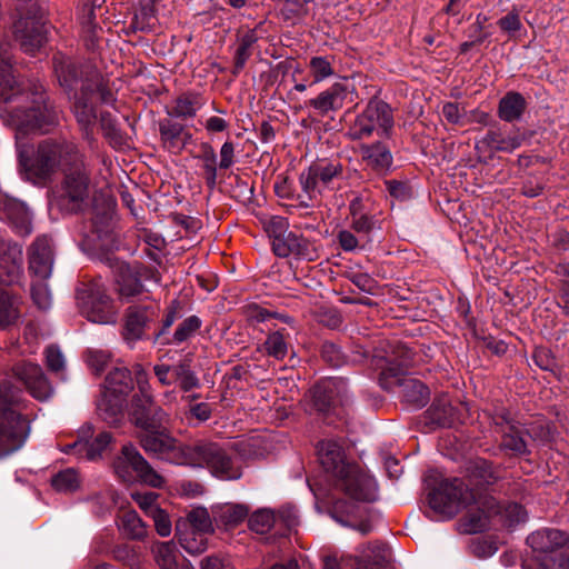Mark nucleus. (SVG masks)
I'll list each match as a JSON object with an SVG mask.
<instances>
[{
    "label": "nucleus",
    "instance_id": "f257e3e1",
    "mask_svg": "<svg viewBox=\"0 0 569 569\" xmlns=\"http://www.w3.org/2000/svg\"><path fill=\"white\" fill-rule=\"evenodd\" d=\"M31 168L38 177L48 178L61 171L63 179L50 196V209L62 213L80 211L89 196L90 171L79 146L64 138L42 140L33 154Z\"/></svg>",
    "mask_w": 569,
    "mask_h": 569
},
{
    "label": "nucleus",
    "instance_id": "f03ea898",
    "mask_svg": "<svg viewBox=\"0 0 569 569\" xmlns=\"http://www.w3.org/2000/svg\"><path fill=\"white\" fill-rule=\"evenodd\" d=\"M166 420L154 422V426H137L142 430L140 445L143 450L160 460L174 465L194 468H208L220 479L234 480L241 477V470L226 451L217 443L200 442L186 446L176 440L166 431Z\"/></svg>",
    "mask_w": 569,
    "mask_h": 569
},
{
    "label": "nucleus",
    "instance_id": "7ed1b4c3",
    "mask_svg": "<svg viewBox=\"0 0 569 569\" xmlns=\"http://www.w3.org/2000/svg\"><path fill=\"white\" fill-rule=\"evenodd\" d=\"M53 69L60 86L73 93L71 110L82 131L84 140H93L92 130L97 122V104L108 102L111 93L102 86L99 72L89 64H78L58 54L53 58Z\"/></svg>",
    "mask_w": 569,
    "mask_h": 569
},
{
    "label": "nucleus",
    "instance_id": "20e7f679",
    "mask_svg": "<svg viewBox=\"0 0 569 569\" xmlns=\"http://www.w3.org/2000/svg\"><path fill=\"white\" fill-rule=\"evenodd\" d=\"M428 502L436 520L450 519L463 508H468L460 527L462 532L469 535L487 530L495 516V499L477 498L469 485L458 478L442 480L429 492Z\"/></svg>",
    "mask_w": 569,
    "mask_h": 569
},
{
    "label": "nucleus",
    "instance_id": "39448f33",
    "mask_svg": "<svg viewBox=\"0 0 569 569\" xmlns=\"http://www.w3.org/2000/svg\"><path fill=\"white\" fill-rule=\"evenodd\" d=\"M0 99L4 102L21 101L23 104L12 107V117L21 131L44 133L58 123L59 112L46 103L43 94L24 92L12 74L9 60L0 62Z\"/></svg>",
    "mask_w": 569,
    "mask_h": 569
},
{
    "label": "nucleus",
    "instance_id": "423d86ee",
    "mask_svg": "<svg viewBox=\"0 0 569 569\" xmlns=\"http://www.w3.org/2000/svg\"><path fill=\"white\" fill-rule=\"evenodd\" d=\"M318 458L337 488L358 501H375L377 483L358 465L348 462L345 450L336 440H323L318 445Z\"/></svg>",
    "mask_w": 569,
    "mask_h": 569
},
{
    "label": "nucleus",
    "instance_id": "0eeeda50",
    "mask_svg": "<svg viewBox=\"0 0 569 569\" xmlns=\"http://www.w3.org/2000/svg\"><path fill=\"white\" fill-rule=\"evenodd\" d=\"M567 535L552 528H543L528 536L531 556L525 561L526 569H569V553L566 549Z\"/></svg>",
    "mask_w": 569,
    "mask_h": 569
},
{
    "label": "nucleus",
    "instance_id": "6e6552de",
    "mask_svg": "<svg viewBox=\"0 0 569 569\" xmlns=\"http://www.w3.org/2000/svg\"><path fill=\"white\" fill-rule=\"evenodd\" d=\"M343 174L340 161H318L309 166L299 176L301 193L298 194L299 206L309 208L326 190L333 189V182Z\"/></svg>",
    "mask_w": 569,
    "mask_h": 569
},
{
    "label": "nucleus",
    "instance_id": "1a4fd4ad",
    "mask_svg": "<svg viewBox=\"0 0 569 569\" xmlns=\"http://www.w3.org/2000/svg\"><path fill=\"white\" fill-rule=\"evenodd\" d=\"M77 303L80 312L91 322L100 325L117 322L118 309L100 280H93L79 288Z\"/></svg>",
    "mask_w": 569,
    "mask_h": 569
},
{
    "label": "nucleus",
    "instance_id": "9d476101",
    "mask_svg": "<svg viewBox=\"0 0 569 569\" xmlns=\"http://www.w3.org/2000/svg\"><path fill=\"white\" fill-rule=\"evenodd\" d=\"M133 388L131 372L127 368H114L106 378L104 391L98 401L102 418L112 423L122 416L126 397Z\"/></svg>",
    "mask_w": 569,
    "mask_h": 569
},
{
    "label": "nucleus",
    "instance_id": "9b49d317",
    "mask_svg": "<svg viewBox=\"0 0 569 569\" xmlns=\"http://www.w3.org/2000/svg\"><path fill=\"white\" fill-rule=\"evenodd\" d=\"M392 127L393 114L389 104L382 100L371 99L355 119L348 136L352 140H361L371 137L376 131L378 136L389 137Z\"/></svg>",
    "mask_w": 569,
    "mask_h": 569
},
{
    "label": "nucleus",
    "instance_id": "f8f14e48",
    "mask_svg": "<svg viewBox=\"0 0 569 569\" xmlns=\"http://www.w3.org/2000/svg\"><path fill=\"white\" fill-rule=\"evenodd\" d=\"M113 469L116 475L126 482L139 479L153 488H160L164 482L162 476L132 445L122 447L121 455L113 462Z\"/></svg>",
    "mask_w": 569,
    "mask_h": 569
},
{
    "label": "nucleus",
    "instance_id": "ddd939ff",
    "mask_svg": "<svg viewBox=\"0 0 569 569\" xmlns=\"http://www.w3.org/2000/svg\"><path fill=\"white\" fill-rule=\"evenodd\" d=\"M12 372L34 399L44 401L53 395V387L39 365L20 361L13 366Z\"/></svg>",
    "mask_w": 569,
    "mask_h": 569
},
{
    "label": "nucleus",
    "instance_id": "4468645a",
    "mask_svg": "<svg viewBox=\"0 0 569 569\" xmlns=\"http://www.w3.org/2000/svg\"><path fill=\"white\" fill-rule=\"evenodd\" d=\"M497 432L501 435V447L512 451L515 455L528 452L527 430L523 426L513 420L508 411L502 410L493 417Z\"/></svg>",
    "mask_w": 569,
    "mask_h": 569
},
{
    "label": "nucleus",
    "instance_id": "2eb2a0df",
    "mask_svg": "<svg viewBox=\"0 0 569 569\" xmlns=\"http://www.w3.org/2000/svg\"><path fill=\"white\" fill-rule=\"evenodd\" d=\"M28 419H18L12 413L0 416V459L19 450L29 436Z\"/></svg>",
    "mask_w": 569,
    "mask_h": 569
},
{
    "label": "nucleus",
    "instance_id": "dca6fc26",
    "mask_svg": "<svg viewBox=\"0 0 569 569\" xmlns=\"http://www.w3.org/2000/svg\"><path fill=\"white\" fill-rule=\"evenodd\" d=\"M347 383L342 378H328L312 389V399L317 410L328 412L342 406L347 400Z\"/></svg>",
    "mask_w": 569,
    "mask_h": 569
},
{
    "label": "nucleus",
    "instance_id": "f3484780",
    "mask_svg": "<svg viewBox=\"0 0 569 569\" xmlns=\"http://www.w3.org/2000/svg\"><path fill=\"white\" fill-rule=\"evenodd\" d=\"M139 395L132 400L131 416L136 426H154V422L167 419L166 411L156 406L150 383L138 387Z\"/></svg>",
    "mask_w": 569,
    "mask_h": 569
},
{
    "label": "nucleus",
    "instance_id": "a211bd4d",
    "mask_svg": "<svg viewBox=\"0 0 569 569\" xmlns=\"http://www.w3.org/2000/svg\"><path fill=\"white\" fill-rule=\"evenodd\" d=\"M415 353L406 346H397L392 355L388 356L385 360V366L381 369L379 377L380 386L386 390L393 389V379L399 380L406 371L413 366Z\"/></svg>",
    "mask_w": 569,
    "mask_h": 569
},
{
    "label": "nucleus",
    "instance_id": "6ab92c4d",
    "mask_svg": "<svg viewBox=\"0 0 569 569\" xmlns=\"http://www.w3.org/2000/svg\"><path fill=\"white\" fill-rule=\"evenodd\" d=\"M281 239L272 246V251L280 258H287L291 254L313 261L318 258V252L313 242L292 231H287Z\"/></svg>",
    "mask_w": 569,
    "mask_h": 569
},
{
    "label": "nucleus",
    "instance_id": "aec40b11",
    "mask_svg": "<svg viewBox=\"0 0 569 569\" xmlns=\"http://www.w3.org/2000/svg\"><path fill=\"white\" fill-rule=\"evenodd\" d=\"M0 220L7 221L20 236H28L32 231L31 214L27 206L7 194L1 199Z\"/></svg>",
    "mask_w": 569,
    "mask_h": 569
},
{
    "label": "nucleus",
    "instance_id": "412c9836",
    "mask_svg": "<svg viewBox=\"0 0 569 569\" xmlns=\"http://www.w3.org/2000/svg\"><path fill=\"white\" fill-rule=\"evenodd\" d=\"M92 433L91 426H87L81 431V437L61 448V451L67 455H77L84 457L88 460H96L101 456L102 451L108 447L111 441V435L109 432H100L94 440L91 442L86 440V437Z\"/></svg>",
    "mask_w": 569,
    "mask_h": 569
},
{
    "label": "nucleus",
    "instance_id": "4be33fe9",
    "mask_svg": "<svg viewBox=\"0 0 569 569\" xmlns=\"http://www.w3.org/2000/svg\"><path fill=\"white\" fill-rule=\"evenodd\" d=\"M53 267V250L51 239L38 237L29 250V268L41 280L51 276Z\"/></svg>",
    "mask_w": 569,
    "mask_h": 569
},
{
    "label": "nucleus",
    "instance_id": "5701e85b",
    "mask_svg": "<svg viewBox=\"0 0 569 569\" xmlns=\"http://www.w3.org/2000/svg\"><path fill=\"white\" fill-rule=\"evenodd\" d=\"M22 250L9 241L0 239V282L12 284L21 274Z\"/></svg>",
    "mask_w": 569,
    "mask_h": 569
},
{
    "label": "nucleus",
    "instance_id": "b1692460",
    "mask_svg": "<svg viewBox=\"0 0 569 569\" xmlns=\"http://www.w3.org/2000/svg\"><path fill=\"white\" fill-rule=\"evenodd\" d=\"M141 268L120 262L117 264L114 282L120 298L128 299L141 295L144 287L141 282Z\"/></svg>",
    "mask_w": 569,
    "mask_h": 569
},
{
    "label": "nucleus",
    "instance_id": "393cba45",
    "mask_svg": "<svg viewBox=\"0 0 569 569\" xmlns=\"http://www.w3.org/2000/svg\"><path fill=\"white\" fill-rule=\"evenodd\" d=\"M359 153L365 164L378 173L389 171L393 162L389 147L380 141L361 144Z\"/></svg>",
    "mask_w": 569,
    "mask_h": 569
},
{
    "label": "nucleus",
    "instance_id": "a878e982",
    "mask_svg": "<svg viewBox=\"0 0 569 569\" xmlns=\"http://www.w3.org/2000/svg\"><path fill=\"white\" fill-rule=\"evenodd\" d=\"M346 97V87L340 82H336L328 89L320 92L316 98L310 99L308 104L323 116L330 111H338L341 109Z\"/></svg>",
    "mask_w": 569,
    "mask_h": 569
},
{
    "label": "nucleus",
    "instance_id": "bb28decb",
    "mask_svg": "<svg viewBox=\"0 0 569 569\" xmlns=\"http://www.w3.org/2000/svg\"><path fill=\"white\" fill-rule=\"evenodd\" d=\"M22 21L16 24V37L20 41L22 50L33 54L47 41L46 29L43 24L36 21H24L26 29L22 30Z\"/></svg>",
    "mask_w": 569,
    "mask_h": 569
},
{
    "label": "nucleus",
    "instance_id": "cd10ccee",
    "mask_svg": "<svg viewBox=\"0 0 569 569\" xmlns=\"http://www.w3.org/2000/svg\"><path fill=\"white\" fill-rule=\"evenodd\" d=\"M523 134L519 131L503 132L500 129L489 130L481 143L496 152H512L523 142Z\"/></svg>",
    "mask_w": 569,
    "mask_h": 569
},
{
    "label": "nucleus",
    "instance_id": "c85d7f7f",
    "mask_svg": "<svg viewBox=\"0 0 569 569\" xmlns=\"http://www.w3.org/2000/svg\"><path fill=\"white\" fill-rule=\"evenodd\" d=\"M153 312L144 307H130L127 311L123 338L133 343L144 336V328Z\"/></svg>",
    "mask_w": 569,
    "mask_h": 569
},
{
    "label": "nucleus",
    "instance_id": "c756f323",
    "mask_svg": "<svg viewBox=\"0 0 569 569\" xmlns=\"http://www.w3.org/2000/svg\"><path fill=\"white\" fill-rule=\"evenodd\" d=\"M212 513L218 527L232 529L248 518L249 507L242 503H224L214 507Z\"/></svg>",
    "mask_w": 569,
    "mask_h": 569
},
{
    "label": "nucleus",
    "instance_id": "7c9ffc66",
    "mask_svg": "<svg viewBox=\"0 0 569 569\" xmlns=\"http://www.w3.org/2000/svg\"><path fill=\"white\" fill-rule=\"evenodd\" d=\"M393 388H401V393L406 402L420 408L423 407L429 400L428 388L419 380L402 377L399 380L393 379Z\"/></svg>",
    "mask_w": 569,
    "mask_h": 569
},
{
    "label": "nucleus",
    "instance_id": "2f4dec72",
    "mask_svg": "<svg viewBox=\"0 0 569 569\" xmlns=\"http://www.w3.org/2000/svg\"><path fill=\"white\" fill-rule=\"evenodd\" d=\"M207 533L189 529L186 523L177 522L176 537L180 546L190 555L202 553L208 547Z\"/></svg>",
    "mask_w": 569,
    "mask_h": 569
},
{
    "label": "nucleus",
    "instance_id": "473e14b6",
    "mask_svg": "<svg viewBox=\"0 0 569 569\" xmlns=\"http://www.w3.org/2000/svg\"><path fill=\"white\" fill-rule=\"evenodd\" d=\"M87 501L96 516H103L110 512L113 507H123L121 497L112 487H104L90 495Z\"/></svg>",
    "mask_w": 569,
    "mask_h": 569
},
{
    "label": "nucleus",
    "instance_id": "72a5a7b5",
    "mask_svg": "<svg viewBox=\"0 0 569 569\" xmlns=\"http://www.w3.org/2000/svg\"><path fill=\"white\" fill-rule=\"evenodd\" d=\"M526 100L519 92L510 91L499 101L498 116L506 122H513L521 118L526 110Z\"/></svg>",
    "mask_w": 569,
    "mask_h": 569
},
{
    "label": "nucleus",
    "instance_id": "f704fd0d",
    "mask_svg": "<svg viewBox=\"0 0 569 569\" xmlns=\"http://www.w3.org/2000/svg\"><path fill=\"white\" fill-rule=\"evenodd\" d=\"M390 559V550L385 543H373L368 546L361 558L356 559L357 569H371L387 563Z\"/></svg>",
    "mask_w": 569,
    "mask_h": 569
},
{
    "label": "nucleus",
    "instance_id": "c9c22d12",
    "mask_svg": "<svg viewBox=\"0 0 569 569\" xmlns=\"http://www.w3.org/2000/svg\"><path fill=\"white\" fill-rule=\"evenodd\" d=\"M495 516L499 517V521L508 528H515L526 522L528 518L523 507L516 502H508L503 506L495 502Z\"/></svg>",
    "mask_w": 569,
    "mask_h": 569
},
{
    "label": "nucleus",
    "instance_id": "e433bc0d",
    "mask_svg": "<svg viewBox=\"0 0 569 569\" xmlns=\"http://www.w3.org/2000/svg\"><path fill=\"white\" fill-rule=\"evenodd\" d=\"M203 104L204 102L200 94L184 93L177 98L170 114L177 118H192Z\"/></svg>",
    "mask_w": 569,
    "mask_h": 569
},
{
    "label": "nucleus",
    "instance_id": "4c0bfd02",
    "mask_svg": "<svg viewBox=\"0 0 569 569\" xmlns=\"http://www.w3.org/2000/svg\"><path fill=\"white\" fill-rule=\"evenodd\" d=\"M154 560L161 569H180L178 551L172 541L157 542L152 547Z\"/></svg>",
    "mask_w": 569,
    "mask_h": 569
},
{
    "label": "nucleus",
    "instance_id": "58836bf2",
    "mask_svg": "<svg viewBox=\"0 0 569 569\" xmlns=\"http://www.w3.org/2000/svg\"><path fill=\"white\" fill-rule=\"evenodd\" d=\"M19 396L20 391L11 382L7 380L0 381V416L12 413L18 419H26L14 408L18 405Z\"/></svg>",
    "mask_w": 569,
    "mask_h": 569
},
{
    "label": "nucleus",
    "instance_id": "ea45409f",
    "mask_svg": "<svg viewBox=\"0 0 569 569\" xmlns=\"http://www.w3.org/2000/svg\"><path fill=\"white\" fill-rule=\"evenodd\" d=\"M178 522L186 523L189 529H194L200 532L210 535L213 532L212 518L204 507H197L191 509L184 520Z\"/></svg>",
    "mask_w": 569,
    "mask_h": 569
},
{
    "label": "nucleus",
    "instance_id": "a19ab883",
    "mask_svg": "<svg viewBox=\"0 0 569 569\" xmlns=\"http://www.w3.org/2000/svg\"><path fill=\"white\" fill-rule=\"evenodd\" d=\"M81 478L74 468H67L54 473L51 486L59 492H73L80 488Z\"/></svg>",
    "mask_w": 569,
    "mask_h": 569
},
{
    "label": "nucleus",
    "instance_id": "79ce46f5",
    "mask_svg": "<svg viewBox=\"0 0 569 569\" xmlns=\"http://www.w3.org/2000/svg\"><path fill=\"white\" fill-rule=\"evenodd\" d=\"M199 159L202 161V168L204 171L206 183L209 188H214L218 177L217 154L213 148L204 143L202 144L201 154Z\"/></svg>",
    "mask_w": 569,
    "mask_h": 569
},
{
    "label": "nucleus",
    "instance_id": "37998d69",
    "mask_svg": "<svg viewBox=\"0 0 569 569\" xmlns=\"http://www.w3.org/2000/svg\"><path fill=\"white\" fill-rule=\"evenodd\" d=\"M183 128L179 123L166 121L160 123V136L163 144L171 151H178L183 147L181 141Z\"/></svg>",
    "mask_w": 569,
    "mask_h": 569
},
{
    "label": "nucleus",
    "instance_id": "c03bdc74",
    "mask_svg": "<svg viewBox=\"0 0 569 569\" xmlns=\"http://www.w3.org/2000/svg\"><path fill=\"white\" fill-rule=\"evenodd\" d=\"M172 377L173 381L179 382V387L183 392L199 387V379L187 361H181L172 367Z\"/></svg>",
    "mask_w": 569,
    "mask_h": 569
},
{
    "label": "nucleus",
    "instance_id": "a18cd8bd",
    "mask_svg": "<svg viewBox=\"0 0 569 569\" xmlns=\"http://www.w3.org/2000/svg\"><path fill=\"white\" fill-rule=\"evenodd\" d=\"M120 527L132 539H140L146 535L144 525L133 510L123 512L120 519Z\"/></svg>",
    "mask_w": 569,
    "mask_h": 569
},
{
    "label": "nucleus",
    "instance_id": "49530a36",
    "mask_svg": "<svg viewBox=\"0 0 569 569\" xmlns=\"http://www.w3.org/2000/svg\"><path fill=\"white\" fill-rule=\"evenodd\" d=\"M264 231L273 246L280 240L287 231H289V221L281 216H270L261 220Z\"/></svg>",
    "mask_w": 569,
    "mask_h": 569
},
{
    "label": "nucleus",
    "instance_id": "de8ad7c7",
    "mask_svg": "<svg viewBox=\"0 0 569 569\" xmlns=\"http://www.w3.org/2000/svg\"><path fill=\"white\" fill-rule=\"evenodd\" d=\"M288 341L282 331H274L267 337L264 349L268 356L282 360L288 353Z\"/></svg>",
    "mask_w": 569,
    "mask_h": 569
},
{
    "label": "nucleus",
    "instance_id": "09e8293b",
    "mask_svg": "<svg viewBox=\"0 0 569 569\" xmlns=\"http://www.w3.org/2000/svg\"><path fill=\"white\" fill-rule=\"evenodd\" d=\"M201 320L197 316H190L186 318L179 326L177 327L172 342L179 345L187 341L191 338L201 327Z\"/></svg>",
    "mask_w": 569,
    "mask_h": 569
},
{
    "label": "nucleus",
    "instance_id": "8fccbe9b",
    "mask_svg": "<svg viewBox=\"0 0 569 569\" xmlns=\"http://www.w3.org/2000/svg\"><path fill=\"white\" fill-rule=\"evenodd\" d=\"M274 522V516L269 509H260L253 512L249 519V528L257 533H266Z\"/></svg>",
    "mask_w": 569,
    "mask_h": 569
},
{
    "label": "nucleus",
    "instance_id": "3c124183",
    "mask_svg": "<svg viewBox=\"0 0 569 569\" xmlns=\"http://www.w3.org/2000/svg\"><path fill=\"white\" fill-rule=\"evenodd\" d=\"M309 67L315 83L321 82L335 73L332 62L328 57H312Z\"/></svg>",
    "mask_w": 569,
    "mask_h": 569
},
{
    "label": "nucleus",
    "instance_id": "603ef678",
    "mask_svg": "<svg viewBox=\"0 0 569 569\" xmlns=\"http://www.w3.org/2000/svg\"><path fill=\"white\" fill-rule=\"evenodd\" d=\"M44 355L48 369L64 380L66 359L61 350L57 346H49Z\"/></svg>",
    "mask_w": 569,
    "mask_h": 569
},
{
    "label": "nucleus",
    "instance_id": "864d4df0",
    "mask_svg": "<svg viewBox=\"0 0 569 569\" xmlns=\"http://www.w3.org/2000/svg\"><path fill=\"white\" fill-rule=\"evenodd\" d=\"M17 317L18 312L12 298L8 291L0 288V327L10 326Z\"/></svg>",
    "mask_w": 569,
    "mask_h": 569
},
{
    "label": "nucleus",
    "instance_id": "5fc2aeb1",
    "mask_svg": "<svg viewBox=\"0 0 569 569\" xmlns=\"http://www.w3.org/2000/svg\"><path fill=\"white\" fill-rule=\"evenodd\" d=\"M321 356L327 363L335 368H339L347 362L345 353L333 342H325L322 345Z\"/></svg>",
    "mask_w": 569,
    "mask_h": 569
},
{
    "label": "nucleus",
    "instance_id": "6e6d98bb",
    "mask_svg": "<svg viewBox=\"0 0 569 569\" xmlns=\"http://www.w3.org/2000/svg\"><path fill=\"white\" fill-rule=\"evenodd\" d=\"M243 313L250 323H261L274 317L272 312L257 303L247 305L243 308Z\"/></svg>",
    "mask_w": 569,
    "mask_h": 569
},
{
    "label": "nucleus",
    "instance_id": "4d7b16f0",
    "mask_svg": "<svg viewBox=\"0 0 569 569\" xmlns=\"http://www.w3.org/2000/svg\"><path fill=\"white\" fill-rule=\"evenodd\" d=\"M158 493L152 491L132 493V499L144 511L147 516L153 513V509H159L157 505Z\"/></svg>",
    "mask_w": 569,
    "mask_h": 569
},
{
    "label": "nucleus",
    "instance_id": "13d9d810",
    "mask_svg": "<svg viewBox=\"0 0 569 569\" xmlns=\"http://www.w3.org/2000/svg\"><path fill=\"white\" fill-rule=\"evenodd\" d=\"M31 296L34 303L42 310L51 306V293L46 283L39 282L32 286Z\"/></svg>",
    "mask_w": 569,
    "mask_h": 569
},
{
    "label": "nucleus",
    "instance_id": "bf43d9fd",
    "mask_svg": "<svg viewBox=\"0 0 569 569\" xmlns=\"http://www.w3.org/2000/svg\"><path fill=\"white\" fill-rule=\"evenodd\" d=\"M431 416L435 422L441 427H449L453 422L452 419V407L449 405H432Z\"/></svg>",
    "mask_w": 569,
    "mask_h": 569
},
{
    "label": "nucleus",
    "instance_id": "052dcab7",
    "mask_svg": "<svg viewBox=\"0 0 569 569\" xmlns=\"http://www.w3.org/2000/svg\"><path fill=\"white\" fill-rule=\"evenodd\" d=\"M149 517L152 518L156 530L161 537L170 536L171 521L168 513L164 510H162L161 508L153 509V513H151Z\"/></svg>",
    "mask_w": 569,
    "mask_h": 569
},
{
    "label": "nucleus",
    "instance_id": "680f3d73",
    "mask_svg": "<svg viewBox=\"0 0 569 569\" xmlns=\"http://www.w3.org/2000/svg\"><path fill=\"white\" fill-rule=\"evenodd\" d=\"M376 223L377 221L373 216L365 213L352 218L351 228L358 233L369 234L376 227Z\"/></svg>",
    "mask_w": 569,
    "mask_h": 569
},
{
    "label": "nucleus",
    "instance_id": "e2e57ef3",
    "mask_svg": "<svg viewBox=\"0 0 569 569\" xmlns=\"http://www.w3.org/2000/svg\"><path fill=\"white\" fill-rule=\"evenodd\" d=\"M236 162L234 144L232 141H226L220 148L219 169L227 170Z\"/></svg>",
    "mask_w": 569,
    "mask_h": 569
},
{
    "label": "nucleus",
    "instance_id": "0e129e2a",
    "mask_svg": "<svg viewBox=\"0 0 569 569\" xmlns=\"http://www.w3.org/2000/svg\"><path fill=\"white\" fill-rule=\"evenodd\" d=\"M389 193L399 200H407L412 196L411 188L403 182L390 180L386 182Z\"/></svg>",
    "mask_w": 569,
    "mask_h": 569
},
{
    "label": "nucleus",
    "instance_id": "69168bd1",
    "mask_svg": "<svg viewBox=\"0 0 569 569\" xmlns=\"http://www.w3.org/2000/svg\"><path fill=\"white\" fill-rule=\"evenodd\" d=\"M109 356L103 351H89L87 356L88 365L99 373L108 365Z\"/></svg>",
    "mask_w": 569,
    "mask_h": 569
},
{
    "label": "nucleus",
    "instance_id": "338daca9",
    "mask_svg": "<svg viewBox=\"0 0 569 569\" xmlns=\"http://www.w3.org/2000/svg\"><path fill=\"white\" fill-rule=\"evenodd\" d=\"M532 359L542 370H552L555 367V359L547 349H536Z\"/></svg>",
    "mask_w": 569,
    "mask_h": 569
},
{
    "label": "nucleus",
    "instance_id": "774afa93",
    "mask_svg": "<svg viewBox=\"0 0 569 569\" xmlns=\"http://www.w3.org/2000/svg\"><path fill=\"white\" fill-rule=\"evenodd\" d=\"M201 569H233V566L227 558L209 556L201 561Z\"/></svg>",
    "mask_w": 569,
    "mask_h": 569
}]
</instances>
